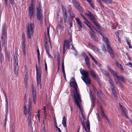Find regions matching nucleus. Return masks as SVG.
Masks as SVG:
<instances>
[{"label": "nucleus", "mask_w": 132, "mask_h": 132, "mask_svg": "<svg viewBox=\"0 0 132 132\" xmlns=\"http://www.w3.org/2000/svg\"><path fill=\"white\" fill-rule=\"evenodd\" d=\"M87 15L89 17L90 20L92 22L95 23V18L93 15L90 12L88 13H87Z\"/></svg>", "instance_id": "obj_20"}, {"label": "nucleus", "mask_w": 132, "mask_h": 132, "mask_svg": "<svg viewBox=\"0 0 132 132\" xmlns=\"http://www.w3.org/2000/svg\"><path fill=\"white\" fill-rule=\"evenodd\" d=\"M63 16L64 22L65 23L67 22L68 21V19L67 18V14L63 15Z\"/></svg>", "instance_id": "obj_32"}, {"label": "nucleus", "mask_w": 132, "mask_h": 132, "mask_svg": "<svg viewBox=\"0 0 132 132\" xmlns=\"http://www.w3.org/2000/svg\"><path fill=\"white\" fill-rule=\"evenodd\" d=\"M62 123L64 127H67L66 119L65 116H63V118Z\"/></svg>", "instance_id": "obj_25"}, {"label": "nucleus", "mask_w": 132, "mask_h": 132, "mask_svg": "<svg viewBox=\"0 0 132 132\" xmlns=\"http://www.w3.org/2000/svg\"><path fill=\"white\" fill-rule=\"evenodd\" d=\"M82 55L83 56L85 57H85H86L87 56H88L86 55V54L84 53H82Z\"/></svg>", "instance_id": "obj_60"}, {"label": "nucleus", "mask_w": 132, "mask_h": 132, "mask_svg": "<svg viewBox=\"0 0 132 132\" xmlns=\"http://www.w3.org/2000/svg\"><path fill=\"white\" fill-rule=\"evenodd\" d=\"M91 37L93 39L95 40V42H97L98 39L97 38L95 37V36L93 34H91Z\"/></svg>", "instance_id": "obj_29"}, {"label": "nucleus", "mask_w": 132, "mask_h": 132, "mask_svg": "<svg viewBox=\"0 0 132 132\" xmlns=\"http://www.w3.org/2000/svg\"><path fill=\"white\" fill-rule=\"evenodd\" d=\"M109 82L110 84L112 90H115V87L114 85V83L112 80L110 78H109Z\"/></svg>", "instance_id": "obj_22"}, {"label": "nucleus", "mask_w": 132, "mask_h": 132, "mask_svg": "<svg viewBox=\"0 0 132 132\" xmlns=\"http://www.w3.org/2000/svg\"><path fill=\"white\" fill-rule=\"evenodd\" d=\"M90 25H91V24H89V25H88L87 26L89 27V28L90 29V30L92 31H93V29H92V27H91Z\"/></svg>", "instance_id": "obj_53"}, {"label": "nucleus", "mask_w": 132, "mask_h": 132, "mask_svg": "<svg viewBox=\"0 0 132 132\" xmlns=\"http://www.w3.org/2000/svg\"><path fill=\"white\" fill-rule=\"evenodd\" d=\"M50 28V27H49V26H48L47 27V36L49 38V40H48V42H49V43L50 44V45L51 47H52V45H51V43L50 37V34H49Z\"/></svg>", "instance_id": "obj_24"}, {"label": "nucleus", "mask_w": 132, "mask_h": 132, "mask_svg": "<svg viewBox=\"0 0 132 132\" xmlns=\"http://www.w3.org/2000/svg\"><path fill=\"white\" fill-rule=\"evenodd\" d=\"M116 64L118 68L120 69V70L123 72L124 69L122 65L117 61L116 62Z\"/></svg>", "instance_id": "obj_26"}, {"label": "nucleus", "mask_w": 132, "mask_h": 132, "mask_svg": "<svg viewBox=\"0 0 132 132\" xmlns=\"http://www.w3.org/2000/svg\"><path fill=\"white\" fill-rule=\"evenodd\" d=\"M72 39L71 38H69V40H65L64 41V44L63 47V53L64 54H65L67 48L68 49L70 48L71 45L72 46L71 49L75 50L72 44Z\"/></svg>", "instance_id": "obj_7"}, {"label": "nucleus", "mask_w": 132, "mask_h": 132, "mask_svg": "<svg viewBox=\"0 0 132 132\" xmlns=\"http://www.w3.org/2000/svg\"><path fill=\"white\" fill-rule=\"evenodd\" d=\"M101 114L102 116L103 117L105 118H106V117H107L106 115H105V113H104V111L102 109H101Z\"/></svg>", "instance_id": "obj_28"}, {"label": "nucleus", "mask_w": 132, "mask_h": 132, "mask_svg": "<svg viewBox=\"0 0 132 132\" xmlns=\"http://www.w3.org/2000/svg\"><path fill=\"white\" fill-rule=\"evenodd\" d=\"M87 1L88 2L89 5L91 6L92 8L94 9L95 8L93 4L91 3V0H87Z\"/></svg>", "instance_id": "obj_37"}, {"label": "nucleus", "mask_w": 132, "mask_h": 132, "mask_svg": "<svg viewBox=\"0 0 132 132\" xmlns=\"http://www.w3.org/2000/svg\"><path fill=\"white\" fill-rule=\"evenodd\" d=\"M76 20L77 23L78 24V28L79 29V30H81V28L83 27L84 24L81 23L80 20L78 18H75Z\"/></svg>", "instance_id": "obj_17"}, {"label": "nucleus", "mask_w": 132, "mask_h": 132, "mask_svg": "<svg viewBox=\"0 0 132 132\" xmlns=\"http://www.w3.org/2000/svg\"><path fill=\"white\" fill-rule=\"evenodd\" d=\"M89 95L91 98L92 101V107H93L94 106L95 104V99L92 94V91L90 90L89 92Z\"/></svg>", "instance_id": "obj_21"}, {"label": "nucleus", "mask_w": 132, "mask_h": 132, "mask_svg": "<svg viewBox=\"0 0 132 132\" xmlns=\"http://www.w3.org/2000/svg\"><path fill=\"white\" fill-rule=\"evenodd\" d=\"M31 102L30 98L29 100L28 103V109L27 110V107L25 102H24L23 105L24 113V114L26 115L28 112V119H31Z\"/></svg>", "instance_id": "obj_5"}, {"label": "nucleus", "mask_w": 132, "mask_h": 132, "mask_svg": "<svg viewBox=\"0 0 132 132\" xmlns=\"http://www.w3.org/2000/svg\"><path fill=\"white\" fill-rule=\"evenodd\" d=\"M112 92L114 96V97L116 98V91L115 90H112Z\"/></svg>", "instance_id": "obj_41"}, {"label": "nucleus", "mask_w": 132, "mask_h": 132, "mask_svg": "<svg viewBox=\"0 0 132 132\" xmlns=\"http://www.w3.org/2000/svg\"><path fill=\"white\" fill-rule=\"evenodd\" d=\"M100 70L102 73L105 76H109L108 72L107 71L102 69H101Z\"/></svg>", "instance_id": "obj_27"}, {"label": "nucleus", "mask_w": 132, "mask_h": 132, "mask_svg": "<svg viewBox=\"0 0 132 132\" xmlns=\"http://www.w3.org/2000/svg\"><path fill=\"white\" fill-rule=\"evenodd\" d=\"M69 12L70 18L73 19L75 17L74 14L72 11H69Z\"/></svg>", "instance_id": "obj_31"}, {"label": "nucleus", "mask_w": 132, "mask_h": 132, "mask_svg": "<svg viewBox=\"0 0 132 132\" xmlns=\"http://www.w3.org/2000/svg\"><path fill=\"white\" fill-rule=\"evenodd\" d=\"M72 3L75 8L79 12L82 11V9L78 2L76 0H73Z\"/></svg>", "instance_id": "obj_14"}, {"label": "nucleus", "mask_w": 132, "mask_h": 132, "mask_svg": "<svg viewBox=\"0 0 132 132\" xmlns=\"http://www.w3.org/2000/svg\"><path fill=\"white\" fill-rule=\"evenodd\" d=\"M56 130L58 132H61V131L59 128L57 127V126L56 127Z\"/></svg>", "instance_id": "obj_48"}, {"label": "nucleus", "mask_w": 132, "mask_h": 132, "mask_svg": "<svg viewBox=\"0 0 132 132\" xmlns=\"http://www.w3.org/2000/svg\"><path fill=\"white\" fill-rule=\"evenodd\" d=\"M70 85L73 87L74 89L73 90V96L75 98V104L79 108L80 111L82 112V110L79 104L81 101L80 98V95L79 93V91L78 89V87L77 83L73 77H72L70 81ZM82 116L83 117V114L81 112Z\"/></svg>", "instance_id": "obj_1"}, {"label": "nucleus", "mask_w": 132, "mask_h": 132, "mask_svg": "<svg viewBox=\"0 0 132 132\" xmlns=\"http://www.w3.org/2000/svg\"><path fill=\"white\" fill-rule=\"evenodd\" d=\"M115 34H116V36L117 37H119V33L118 32H117V31L115 33Z\"/></svg>", "instance_id": "obj_56"}, {"label": "nucleus", "mask_w": 132, "mask_h": 132, "mask_svg": "<svg viewBox=\"0 0 132 132\" xmlns=\"http://www.w3.org/2000/svg\"><path fill=\"white\" fill-rule=\"evenodd\" d=\"M102 50L104 52H106L107 51L105 46L104 44L102 45Z\"/></svg>", "instance_id": "obj_38"}, {"label": "nucleus", "mask_w": 132, "mask_h": 132, "mask_svg": "<svg viewBox=\"0 0 132 132\" xmlns=\"http://www.w3.org/2000/svg\"><path fill=\"white\" fill-rule=\"evenodd\" d=\"M37 18L38 20H41L43 18L41 11V5L40 3H39L38 6L37 7Z\"/></svg>", "instance_id": "obj_11"}, {"label": "nucleus", "mask_w": 132, "mask_h": 132, "mask_svg": "<svg viewBox=\"0 0 132 132\" xmlns=\"http://www.w3.org/2000/svg\"><path fill=\"white\" fill-rule=\"evenodd\" d=\"M89 69H90L89 71L88 72L90 73V75L96 79H97L98 78V76L96 75L94 70L90 68Z\"/></svg>", "instance_id": "obj_19"}, {"label": "nucleus", "mask_w": 132, "mask_h": 132, "mask_svg": "<svg viewBox=\"0 0 132 132\" xmlns=\"http://www.w3.org/2000/svg\"><path fill=\"white\" fill-rule=\"evenodd\" d=\"M69 11H71V6H69V9L68 10V12L69 13Z\"/></svg>", "instance_id": "obj_62"}, {"label": "nucleus", "mask_w": 132, "mask_h": 132, "mask_svg": "<svg viewBox=\"0 0 132 132\" xmlns=\"http://www.w3.org/2000/svg\"><path fill=\"white\" fill-rule=\"evenodd\" d=\"M103 2L107 4H111L112 2L111 0H102Z\"/></svg>", "instance_id": "obj_30"}, {"label": "nucleus", "mask_w": 132, "mask_h": 132, "mask_svg": "<svg viewBox=\"0 0 132 132\" xmlns=\"http://www.w3.org/2000/svg\"><path fill=\"white\" fill-rule=\"evenodd\" d=\"M14 0H10V2L12 4H14Z\"/></svg>", "instance_id": "obj_57"}, {"label": "nucleus", "mask_w": 132, "mask_h": 132, "mask_svg": "<svg viewBox=\"0 0 132 132\" xmlns=\"http://www.w3.org/2000/svg\"><path fill=\"white\" fill-rule=\"evenodd\" d=\"M7 113L8 112H6V114L5 116V122L4 123V124H6V121L7 120Z\"/></svg>", "instance_id": "obj_43"}, {"label": "nucleus", "mask_w": 132, "mask_h": 132, "mask_svg": "<svg viewBox=\"0 0 132 132\" xmlns=\"http://www.w3.org/2000/svg\"><path fill=\"white\" fill-rule=\"evenodd\" d=\"M37 75V83L38 88L41 89L42 88L41 85L40 84L41 78L40 77V72L39 70L37 68L36 69Z\"/></svg>", "instance_id": "obj_12"}, {"label": "nucleus", "mask_w": 132, "mask_h": 132, "mask_svg": "<svg viewBox=\"0 0 132 132\" xmlns=\"http://www.w3.org/2000/svg\"><path fill=\"white\" fill-rule=\"evenodd\" d=\"M80 71L81 75L83 76L82 78L84 81L87 85L90 84V80L89 76L88 71L87 70L81 68Z\"/></svg>", "instance_id": "obj_3"}, {"label": "nucleus", "mask_w": 132, "mask_h": 132, "mask_svg": "<svg viewBox=\"0 0 132 132\" xmlns=\"http://www.w3.org/2000/svg\"><path fill=\"white\" fill-rule=\"evenodd\" d=\"M64 62L63 61L62 63V69H64Z\"/></svg>", "instance_id": "obj_54"}, {"label": "nucleus", "mask_w": 132, "mask_h": 132, "mask_svg": "<svg viewBox=\"0 0 132 132\" xmlns=\"http://www.w3.org/2000/svg\"><path fill=\"white\" fill-rule=\"evenodd\" d=\"M14 65L15 73V75L18 76V73L19 66L18 65V60L17 54H15L14 57Z\"/></svg>", "instance_id": "obj_10"}, {"label": "nucleus", "mask_w": 132, "mask_h": 132, "mask_svg": "<svg viewBox=\"0 0 132 132\" xmlns=\"http://www.w3.org/2000/svg\"><path fill=\"white\" fill-rule=\"evenodd\" d=\"M105 119H106V120H107V121L109 123H110V120L107 117H106V118H105Z\"/></svg>", "instance_id": "obj_50"}, {"label": "nucleus", "mask_w": 132, "mask_h": 132, "mask_svg": "<svg viewBox=\"0 0 132 132\" xmlns=\"http://www.w3.org/2000/svg\"><path fill=\"white\" fill-rule=\"evenodd\" d=\"M43 110H44V114H45V117H46V108H45V106H44V107H43Z\"/></svg>", "instance_id": "obj_45"}, {"label": "nucleus", "mask_w": 132, "mask_h": 132, "mask_svg": "<svg viewBox=\"0 0 132 132\" xmlns=\"http://www.w3.org/2000/svg\"><path fill=\"white\" fill-rule=\"evenodd\" d=\"M84 22L87 26L89 24H90V23L87 19L84 20Z\"/></svg>", "instance_id": "obj_39"}, {"label": "nucleus", "mask_w": 132, "mask_h": 132, "mask_svg": "<svg viewBox=\"0 0 132 132\" xmlns=\"http://www.w3.org/2000/svg\"><path fill=\"white\" fill-rule=\"evenodd\" d=\"M33 0H31L32 3L28 8V16L30 20L33 19L35 16L34 13V10L33 4Z\"/></svg>", "instance_id": "obj_9"}, {"label": "nucleus", "mask_w": 132, "mask_h": 132, "mask_svg": "<svg viewBox=\"0 0 132 132\" xmlns=\"http://www.w3.org/2000/svg\"><path fill=\"white\" fill-rule=\"evenodd\" d=\"M22 49L23 52H26L25 49L26 47V44H25V34L24 33H22Z\"/></svg>", "instance_id": "obj_15"}, {"label": "nucleus", "mask_w": 132, "mask_h": 132, "mask_svg": "<svg viewBox=\"0 0 132 132\" xmlns=\"http://www.w3.org/2000/svg\"><path fill=\"white\" fill-rule=\"evenodd\" d=\"M107 67L108 68V70H109V69L111 68L109 65H107Z\"/></svg>", "instance_id": "obj_64"}, {"label": "nucleus", "mask_w": 132, "mask_h": 132, "mask_svg": "<svg viewBox=\"0 0 132 132\" xmlns=\"http://www.w3.org/2000/svg\"><path fill=\"white\" fill-rule=\"evenodd\" d=\"M6 104L5 105V107H6V112H8V104L7 101V100H6Z\"/></svg>", "instance_id": "obj_36"}, {"label": "nucleus", "mask_w": 132, "mask_h": 132, "mask_svg": "<svg viewBox=\"0 0 132 132\" xmlns=\"http://www.w3.org/2000/svg\"><path fill=\"white\" fill-rule=\"evenodd\" d=\"M6 26L4 24H3L2 28V35L1 36L2 41L0 43L1 46L3 48H5L6 46Z\"/></svg>", "instance_id": "obj_2"}, {"label": "nucleus", "mask_w": 132, "mask_h": 132, "mask_svg": "<svg viewBox=\"0 0 132 132\" xmlns=\"http://www.w3.org/2000/svg\"><path fill=\"white\" fill-rule=\"evenodd\" d=\"M32 98L34 103L35 104L36 98V93L35 91V88L33 86V85H32Z\"/></svg>", "instance_id": "obj_18"}, {"label": "nucleus", "mask_w": 132, "mask_h": 132, "mask_svg": "<svg viewBox=\"0 0 132 132\" xmlns=\"http://www.w3.org/2000/svg\"><path fill=\"white\" fill-rule=\"evenodd\" d=\"M3 93H4V96H5V100H7V96H6V94L5 93V92H3Z\"/></svg>", "instance_id": "obj_52"}, {"label": "nucleus", "mask_w": 132, "mask_h": 132, "mask_svg": "<svg viewBox=\"0 0 132 132\" xmlns=\"http://www.w3.org/2000/svg\"><path fill=\"white\" fill-rule=\"evenodd\" d=\"M37 53L38 54V61H40V59H39V56H40V53H39V50L38 49L37 50Z\"/></svg>", "instance_id": "obj_40"}, {"label": "nucleus", "mask_w": 132, "mask_h": 132, "mask_svg": "<svg viewBox=\"0 0 132 132\" xmlns=\"http://www.w3.org/2000/svg\"><path fill=\"white\" fill-rule=\"evenodd\" d=\"M57 60L58 61V63L59 64L60 63V56L59 55H58L57 57Z\"/></svg>", "instance_id": "obj_49"}, {"label": "nucleus", "mask_w": 132, "mask_h": 132, "mask_svg": "<svg viewBox=\"0 0 132 132\" xmlns=\"http://www.w3.org/2000/svg\"><path fill=\"white\" fill-rule=\"evenodd\" d=\"M102 38L103 40L106 43V48L111 57L113 59L114 58V52L109 45L108 42V39L106 37L104 36H103Z\"/></svg>", "instance_id": "obj_8"}, {"label": "nucleus", "mask_w": 132, "mask_h": 132, "mask_svg": "<svg viewBox=\"0 0 132 132\" xmlns=\"http://www.w3.org/2000/svg\"><path fill=\"white\" fill-rule=\"evenodd\" d=\"M42 132H47L45 126L43 127Z\"/></svg>", "instance_id": "obj_46"}, {"label": "nucleus", "mask_w": 132, "mask_h": 132, "mask_svg": "<svg viewBox=\"0 0 132 132\" xmlns=\"http://www.w3.org/2000/svg\"><path fill=\"white\" fill-rule=\"evenodd\" d=\"M93 90H94V91H95V93L97 92V93L98 95V92L97 91V90L96 88L94 86H93Z\"/></svg>", "instance_id": "obj_44"}, {"label": "nucleus", "mask_w": 132, "mask_h": 132, "mask_svg": "<svg viewBox=\"0 0 132 132\" xmlns=\"http://www.w3.org/2000/svg\"><path fill=\"white\" fill-rule=\"evenodd\" d=\"M127 65L129 66L132 69V63L131 62H128L127 64Z\"/></svg>", "instance_id": "obj_42"}, {"label": "nucleus", "mask_w": 132, "mask_h": 132, "mask_svg": "<svg viewBox=\"0 0 132 132\" xmlns=\"http://www.w3.org/2000/svg\"><path fill=\"white\" fill-rule=\"evenodd\" d=\"M45 67L46 70L47 71V64L45 61Z\"/></svg>", "instance_id": "obj_55"}, {"label": "nucleus", "mask_w": 132, "mask_h": 132, "mask_svg": "<svg viewBox=\"0 0 132 132\" xmlns=\"http://www.w3.org/2000/svg\"><path fill=\"white\" fill-rule=\"evenodd\" d=\"M31 119H28V126L30 125V123H31Z\"/></svg>", "instance_id": "obj_51"}, {"label": "nucleus", "mask_w": 132, "mask_h": 132, "mask_svg": "<svg viewBox=\"0 0 132 132\" xmlns=\"http://www.w3.org/2000/svg\"><path fill=\"white\" fill-rule=\"evenodd\" d=\"M85 61L87 66L88 68H90L89 59L88 56H87L85 58Z\"/></svg>", "instance_id": "obj_23"}, {"label": "nucleus", "mask_w": 132, "mask_h": 132, "mask_svg": "<svg viewBox=\"0 0 132 132\" xmlns=\"http://www.w3.org/2000/svg\"><path fill=\"white\" fill-rule=\"evenodd\" d=\"M37 117L38 119L39 120H40V114H39V110H38V114H37Z\"/></svg>", "instance_id": "obj_47"}, {"label": "nucleus", "mask_w": 132, "mask_h": 132, "mask_svg": "<svg viewBox=\"0 0 132 132\" xmlns=\"http://www.w3.org/2000/svg\"><path fill=\"white\" fill-rule=\"evenodd\" d=\"M44 40L45 42V44H44V45L46 53L48 55V57L51 58L52 57L51 55L50 54L49 48H48V45H47V39L46 35L45 34Z\"/></svg>", "instance_id": "obj_13"}, {"label": "nucleus", "mask_w": 132, "mask_h": 132, "mask_svg": "<svg viewBox=\"0 0 132 132\" xmlns=\"http://www.w3.org/2000/svg\"><path fill=\"white\" fill-rule=\"evenodd\" d=\"M62 10L63 12V15L67 14V11L65 8L63 6L62 7Z\"/></svg>", "instance_id": "obj_35"}, {"label": "nucleus", "mask_w": 132, "mask_h": 132, "mask_svg": "<svg viewBox=\"0 0 132 132\" xmlns=\"http://www.w3.org/2000/svg\"><path fill=\"white\" fill-rule=\"evenodd\" d=\"M80 15L84 19V20L86 19L85 16L82 14H80Z\"/></svg>", "instance_id": "obj_58"}, {"label": "nucleus", "mask_w": 132, "mask_h": 132, "mask_svg": "<svg viewBox=\"0 0 132 132\" xmlns=\"http://www.w3.org/2000/svg\"><path fill=\"white\" fill-rule=\"evenodd\" d=\"M108 71L110 72V73L112 74L114 76L116 77V79L117 80L115 81V82L116 84H119L120 85H121V83L119 81V80L122 81L124 83L125 82V79L124 78L121 76L118 75V73L116 72L115 71L113 70L111 68Z\"/></svg>", "instance_id": "obj_6"}, {"label": "nucleus", "mask_w": 132, "mask_h": 132, "mask_svg": "<svg viewBox=\"0 0 132 132\" xmlns=\"http://www.w3.org/2000/svg\"><path fill=\"white\" fill-rule=\"evenodd\" d=\"M54 123H55L54 125H55V127L57 126V122H56V120H54Z\"/></svg>", "instance_id": "obj_63"}, {"label": "nucleus", "mask_w": 132, "mask_h": 132, "mask_svg": "<svg viewBox=\"0 0 132 132\" xmlns=\"http://www.w3.org/2000/svg\"><path fill=\"white\" fill-rule=\"evenodd\" d=\"M24 81L27 84V77H26L24 79Z\"/></svg>", "instance_id": "obj_61"}, {"label": "nucleus", "mask_w": 132, "mask_h": 132, "mask_svg": "<svg viewBox=\"0 0 132 132\" xmlns=\"http://www.w3.org/2000/svg\"><path fill=\"white\" fill-rule=\"evenodd\" d=\"M69 24L70 26V27H71L72 26V22H69Z\"/></svg>", "instance_id": "obj_59"}, {"label": "nucleus", "mask_w": 132, "mask_h": 132, "mask_svg": "<svg viewBox=\"0 0 132 132\" xmlns=\"http://www.w3.org/2000/svg\"><path fill=\"white\" fill-rule=\"evenodd\" d=\"M119 105L120 107V109L121 110L122 112L123 113L126 117L128 119V117L127 116V110L124 106H122L120 104Z\"/></svg>", "instance_id": "obj_16"}, {"label": "nucleus", "mask_w": 132, "mask_h": 132, "mask_svg": "<svg viewBox=\"0 0 132 132\" xmlns=\"http://www.w3.org/2000/svg\"><path fill=\"white\" fill-rule=\"evenodd\" d=\"M1 46L0 47V61L1 62L2 61L3 59V55L1 52Z\"/></svg>", "instance_id": "obj_34"}, {"label": "nucleus", "mask_w": 132, "mask_h": 132, "mask_svg": "<svg viewBox=\"0 0 132 132\" xmlns=\"http://www.w3.org/2000/svg\"><path fill=\"white\" fill-rule=\"evenodd\" d=\"M91 47L93 49L96 51H97L98 52H99V51L100 50L97 47L93 45H91Z\"/></svg>", "instance_id": "obj_33"}, {"label": "nucleus", "mask_w": 132, "mask_h": 132, "mask_svg": "<svg viewBox=\"0 0 132 132\" xmlns=\"http://www.w3.org/2000/svg\"><path fill=\"white\" fill-rule=\"evenodd\" d=\"M34 26V22L29 23L27 25V35L29 39H31L33 35Z\"/></svg>", "instance_id": "obj_4"}]
</instances>
